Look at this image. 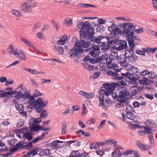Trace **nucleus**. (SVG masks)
<instances>
[{"mask_svg":"<svg viewBox=\"0 0 157 157\" xmlns=\"http://www.w3.org/2000/svg\"><path fill=\"white\" fill-rule=\"evenodd\" d=\"M147 134L148 135V137L150 141V143L151 144H153L154 141L153 133L152 132H150V133H149Z\"/></svg>","mask_w":157,"mask_h":157,"instance_id":"nucleus-39","label":"nucleus"},{"mask_svg":"<svg viewBox=\"0 0 157 157\" xmlns=\"http://www.w3.org/2000/svg\"><path fill=\"white\" fill-rule=\"evenodd\" d=\"M104 151L102 150H99L96 151L97 154L101 156H102L104 154Z\"/></svg>","mask_w":157,"mask_h":157,"instance_id":"nucleus-63","label":"nucleus"},{"mask_svg":"<svg viewBox=\"0 0 157 157\" xmlns=\"http://www.w3.org/2000/svg\"><path fill=\"white\" fill-rule=\"evenodd\" d=\"M23 85H20L16 89V91L17 92V94L19 95L21 93V91L23 88Z\"/></svg>","mask_w":157,"mask_h":157,"instance_id":"nucleus-42","label":"nucleus"},{"mask_svg":"<svg viewBox=\"0 0 157 157\" xmlns=\"http://www.w3.org/2000/svg\"><path fill=\"white\" fill-rule=\"evenodd\" d=\"M112 23V25L109 26L108 28V29H121L118 27H120L121 29H129V22L123 23H119L117 26L115 24L114 21H112L110 22Z\"/></svg>","mask_w":157,"mask_h":157,"instance_id":"nucleus-5","label":"nucleus"},{"mask_svg":"<svg viewBox=\"0 0 157 157\" xmlns=\"http://www.w3.org/2000/svg\"><path fill=\"white\" fill-rule=\"evenodd\" d=\"M129 79L131 80V81L134 84L136 83L137 80V78L135 77H133L132 76V77L131 76Z\"/></svg>","mask_w":157,"mask_h":157,"instance_id":"nucleus-60","label":"nucleus"},{"mask_svg":"<svg viewBox=\"0 0 157 157\" xmlns=\"http://www.w3.org/2000/svg\"><path fill=\"white\" fill-rule=\"evenodd\" d=\"M94 30H80V36L81 40L79 41L77 40L75 45L77 44V47L80 50H84L81 47L87 48L90 45V42H89L88 39H92L94 36Z\"/></svg>","mask_w":157,"mask_h":157,"instance_id":"nucleus-1","label":"nucleus"},{"mask_svg":"<svg viewBox=\"0 0 157 157\" xmlns=\"http://www.w3.org/2000/svg\"><path fill=\"white\" fill-rule=\"evenodd\" d=\"M106 20L102 18H99L98 20V25H103L105 23Z\"/></svg>","mask_w":157,"mask_h":157,"instance_id":"nucleus-58","label":"nucleus"},{"mask_svg":"<svg viewBox=\"0 0 157 157\" xmlns=\"http://www.w3.org/2000/svg\"><path fill=\"white\" fill-rule=\"evenodd\" d=\"M137 144L140 149L143 151H146L150 148L149 146L147 145L145 146L143 144L141 143L139 141H137Z\"/></svg>","mask_w":157,"mask_h":157,"instance_id":"nucleus-20","label":"nucleus"},{"mask_svg":"<svg viewBox=\"0 0 157 157\" xmlns=\"http://www.w3.org/2000/svg\"><path fill=\"white\" fill-rule=\"evenodd\" d=\"M48 103V101H43L42 98H39L37 99L36 101H33L29 105H27V108L32 109L35 107V110L36 112L40 113V117L44 119L47 117L48 113L46 110H42L47 106Z\"/></svg>","mask_w":157,"mask_h":157,"instance_id":"nucleus-2","label":"nucleus"},{"mask_svg":"<svg viewBox=\"0 0 157 157\" xmlns=\"http://www.w3.org/2000/svg\"><path fill=\"white\" fill-rule=\"evenodd\" d=\"M106 121L105 120H103L101 121L100 125L98 127V129L101 128L103 127V126L105 124Z\"/></svg>","mask_w":157,"mask_h":157,"instance_id":"nucleus-62","label":"nucleus"},{"mask_svg":"<svg viewBox=\"0 0 157 157\" xmlns=\"http://www.w3.org/2000/svg\"><path fill=\"white\" fill-rule=\"evenodd\" d=\"M134 152L132 150H129L126 151L125 152H124L122 154L124 155L125 156L132 154Z\"/></svg>","mask_w":157,"mask_h":157,"instance_id":"nucleus-45","label":"nucleus"},{"mask_svg":"<svg viewBox=\"0 0 157 157\" xmlns=\"http://www.w3.org/2000/svg\"><path fill=\"white\" fill-rule=\"evenodd\" d=\"M100 48L98 45L93 46L91 47V49L95 52L99 50Z\"/></svg>","mask_w":157,"mask_h":157,"instance_id":"nucleus-56","label":"nucleus"},{"mask_svg":"<svg viewBox=\"0 0 157 157\" xmlns=\"http://www.w3.org/2000/svg\"><path fill=\"white\" fill-rule=\"evenodd\" d=\"M106 74L108 75L112 76L113 77H114L113 78V80H120L121 84L122 85H125L126 84V83L124 82V81L122 80V79H123L124 77H128L129 78L130 77L132 76V74L131 73L126 72L125 73H121V74L122 76H119V74L111 70L107 71L106 72Z\"/></svg>","mask_w":157,"mask_h":157,"instance_id":"nucleus-3","label":"nucleus"},{"mask_svg":"<svg viewBox=\"0 0 157 157\" xmlns=\"http://www.w3.org/2000/svg\"><path fill=\"white\" fill-rule=\"evenodd\" d=\"M152 2L153 7L157 10V0H152Z\"/></svg>","mask_w":157,"mask_h":157,"instance_id":"nucleus-64","label":"nucleus"},{"mask_svg":"<svg viewBox=\"0 0 157 157\" xmlns=\"http://www.w3.org/2000/svg\"><path fill=\"white\" fill-rule=\"evenodd\" d=\"M109 57L110 60H115L119 58V57L118 56V52L116 51H113L109 55Z\"/></svg>","mask_w":157,"mask_h":157,"instance_id":"nucleus-21","label":"nucleus"},{"mask_svg":"<svg viewBox=\"0 0 157 157\" xmlns=\"http://www.w3.org/2000/svg\"><path fill=\"white\" fill-rule=\"evenodd\" d=\"M24 142H20L17 144L16 145L19 149H22L24 147L25 148V146L24 145Z\"/></svg>","mask_w":157,"mask_h":157,"instance_id":"nucleus-47","label":"nucleus"},{"mask_svg":"<svg viewBox=\"0 0 157 157\" xmlns=\"http://www.w3.org/2000/svg\"><path fill=\"white\" fill-rule=\"evenodd\" d=\"M119 58L118 59V61L119 62L121 66L122 67H124L126 66L127 64V58L125 56V57L122 58L121 56H120Z\"/></svg>","mask_w":157,"mask_h":157,"instance_id":"nucleus-19","label":"nucleus"},{"mask_svg":"<svg viewBox=\"0 0 157 157\" xmlns=\"http://www.w3.org/2000/svg\"><path fill=\"white\" fill-rule=\"evenodd\" d=\"M97 145L96 144L94 145L93 144L91 143L90 148L92 150L98 149L99 148V147L98 146V145L97 146Z\"/></svg>","mask_w":157,"mask_h":157,"instance_id":"nucleus-48","label":"nucleus"},{"mask_svg":"<svg viewBox=\"0 0 157 157\" xmlns=\"http://www.w3.org/2000/svg\"><path fill=\"white\" fill-rule=\"evenodd\" d=\"M90 24L88 21L79 23L77 25V27L80 29H94V28H90Z\"/></svg>","mask_w":157,"mask_h":157,"instance_id":"nucleus-9","label":"nucleus"},{"mask_svg":"<svg viewBox=\"0 0 157 157\" xmlns=\"http://www.w3.org/2000/svg\"><path fill=\"white\" fill-rule=\"evenodd\" d=\"M90 24V28L93 27L94 26H98L97 28H96V29H103L106 28V27H105L102 25H98V24H96L94 22H92Z\"/></svg>","mask_w":157,"mask_h":157,"instance_id":"nucleus-26","label":"nucleus"},{"mask_svg":"<svg viewBox=\"0 0 157 157\" xmlns=\"http://www.w3.org/2000/svg\"><path fill=\"white\" fill-rule=\"evenodd\" d=\"M126 116L127 118L132 120H134L136 117L135 114L132 112L126 113Z\"/></svg>","mask_w":157,"mask_h":157,"instance_id":"nucleus-31","label":"nucleus"},{"mask_svg":"<svg viewBox=\"0 0 157 157\" xmlns=\"http://www.w3.org/2000/svg\"><path fill=\"white\" fill-rule=\"evenodd\" d=\"M48 132H44L43 133L42 135L37 137L36 139L33 140L32 142L33 143H36L39 140H42L44 137V136L48 133Z\"/></svg>","mask_w":157,"mask_h":157,"instance_id":"nucleus-28","label":"nucleus"},{"mask_svg":"<svg viewBox=\"0 0 157 157\" xmlns=\"http://www.w3.org/2000/svg\"><path fill=\"white\" fill-rule=\"evenodd\" d=\"M144 128L145 129V133L148 134L150 133V132H152L153 129L151 127H149L147 126H143Z\"/></svg>","mask_w":157,"mask_h":157,"instance_id":"nucleus-41","label":"nucleus"},{"mask_svg":"<svg viewBox=\"0 0 157 157\" xmlns=\"http://www.w3.org/2000/svg\"><path fill=\"white\" fill-rule=\"evenodd\" d=\"M94 94L92 93H86V96L85 98L86 99H90L94 97Z\"/></svg>","mask_w":157,"mask_h":157,"instance_id":"nucleus-50","label":"nucleus"},{"mask_svg":"<svg viewBox=\"0 0 157 157\" xmlns=\"http://www.w3.org/2000/svg\"><path fill=\"white\" fill-rule=\"evenodd\" d=\"M106 63L107 64V67L109 69H111L113 70L116 72H119L121 71V70L118 68V65L117 63H112L111 60L109 61L108 59L106 60Z\"/></svg>","mask_w":157,"mask_h":157,"instance_id":"nucleus-10","label":"nucleus"},{"mask_svg":"<svg viewBox=\"0 0 157 157\" xmlns=\"http://www.w3.org/2000/svg\"><path fill=\"white\" fill-rule=\"evenodd\" d=\"M127 40L129 46L130 47V49L132 50V52H133L134 51L133 48L135 45V41L133 39Z\"/></svg>","mask_w":157,"mask_h":157,"instance_id":"nucleus-29","label":"nucleus"},{"mask_svg":"<svg viewBox=\"0 0 157 157\" xmlns=\"http://www.w3.org/2000/svg\"><path fill=\"white\" fill-rule=\"evenodd\" d=\"M24 124V122L23 120L21 119H19L17 124V127L18 128H19L23 126Z\"/></svg>","mask_w":157,"mask_h":157,"instance_id":"nucleus-44","label":"nucleus"},{"mask_svg":"<svg viewBox=\"0 0 157 157\" xmlns=\"http://www.w3.org/2000/svg\"><path fill=\"white\" fill-rule=\"evenodd\" d=\"M127 47V42L126 41H122L120 45L117 47V50L121 51L123 49H125Z\"/></svg>","mask_w":157,"mask_h":157,"instance_id":"nucleus-18","label":"nucleus"},{"mask_svg":"<svg viewBox=\"0 0 157 157\" xmlns=\"http://www.w3.org/2000/svg\"><path fill=\"white\" fill-rule=\"evenodd\" d=\"M24 69L29 72L32 74H36V70L27 68H24Z\"/></svg>","mask_w":157,"mask_h":157,"instance_id":"nucleus-61","label":"nucleus"},{"mask_svg":"<svg viewBox=\"0 0 157 157\" xmlns=\"http://www.w3.org/2000/svg\"><path fill=\"white\" fill-rule=\"evenodd\" d=\"M112 32H113L115 36L119 34H120L121 35H122V32L121 30H112Z\"/></svg>","mask_w":157,"mask_h":157,"instance_id":"nucleus-49","label":"nucleus"},{"mask_svg":"<svg viewBox=\"0 0 157 157\" xmlns=\"http://www.w3.org/2000/svg\"><path fill=\"white\" fill-rule=\"evenodd\" d=\"M19 132L22 134V136L24 139H26L28 140H32L33 137V133L29 131L28 128H24L19 130Z\"/></svg>","mask_w":157,"mask_h":157,"instance_id":"nucleus-6","label":"nucleus"},{"mask_svg":"<svg viewBox=\"0 0 157 157\" xmlns=\"http://www.w3.org/2000/svg\"><path fill=\"white\" fill-rule=\"evenodd\" d=\"M63 22L67 26L71 27L73 25V19L69 17H67L64 20Z\"/></svg>","mask_w":157,"mask_h":157,"instance_id":"nucleus-22","label":"nucleus"},{"mask_svg":"<svg viewBox=\"0 0 157 157\" xmlns=\"http://www.w3.org/2000/svg\"><path fill=\"white\" fill-rule=\"evenodd\" d=\"M22 41L27 45L29 47H30L33 44L31 42L27 40V39L22 38H21Z\"/></svg>","mask_w":157,"mask_h":157,"instance_id":"nucleus-38","label":"nucleus"},{"mask_svg":"<svg viewBox=\"0 0 157 157\" xmlns=\"http://www.w3.org/2000/svg\"><path fill=\"white\" fill-rule=\"evenodd\" d=\"M63 142L59 140H56L52 142L51 143V146L50 148L51 150H57L59 147L60 145L58 144L63 143Z\"/></svg>","mask_w":157,"mask_h":157,"instance_id":"nucleus-15","label":"nucleus"},{"mask_svg":"<svg viewBox=\"0 0 157 157\" xmlns=\"http://www.w3.org/2000/svg\"><path fill=\"white\" fill-rule=\"evenodd\" d=\"M14 55L21 60H25L26 59V56L22 51L20 49H16Z\"/></svg>","mask_w":157,"mask_h":157,"instance_id":"nucleus-12","label":"nucleus"},{"mask_svg":"<svg viewBox=\"0 0 157 157\" xmlns=\"http://www.w3.org/2000/svg\"><path fill=\"white\" fill-rule=\"evenodd\" d=\"M113 84L109 83H105L103 85L105 89L107 90L113 91L116 86H119L118 83H112Z\"/></svg>","mask_w":157,"mask_h":157,"instance_id":"nucleus-13","label":"nucleus"},{"mask_svg":"<svg viewBox=\"0 0 157 157\" xmlns=\"http://www.w3.org/2000/svg\"><path fill=\"white\" fill-rule=\"evenodd\" d=\"M96 119L94 118H91L87 121V123L89 125H91L92 124H94L95 122Z\"/></svg>","mask_w":157,"mask_h":157,"instance_id":"nucleus-57","label":"nucleus"},{"mask_svg":"<svg viewBox=\"0 0 157 157\" xmlns=\"http://www.w3.org/2000/svg\"><path fill=\"white\" fill-rule=\"evenodd\" d=\"M51 23L53 26L55 27L56 29H59V26L57 23L54 20H52Z\"/></svg>","mask_w":157,"mask_h":157,"instance_id":"nucleus-51","label":"nucleus"},{"mask_svg":"<svg viewBox=\"0 0 157 157\" xmlns=\"http://www.w3.org/2000/svg\"><path fill=\"white\" fill-rule=\"evenodd\" d=\"M13 14L17 17H20L21 15V13L20 11L15 10H12Z\"/></svg>","mask_w":157,"mask_h":157,"instance_id":"nucleus-37","label":"nucleus"},{"mask_svg":"<svg viewBox=\"0 0 157 157\" xmlns=\"http://www.w3.org/2000/svg\"><path fill=\"white\" fill-rule=\"evenodd\" d=\"M88 4H86L85 3H81L78 4L77 6L79 7H83L84 8H86L88 7Z\"/></svg>","mask_w":157,"mask_h":157,"instance_id":"nucleus-53","label":"nucleus"},{"mask_svg":"<svg viewBox=\"0 0 157 157\" xmlns=\"http://www.w3.org/2000/svg\"><path fill=\"white\" fill-rule=\"evenodd\" d=\"M20 62V61H16L15 62H13L12 63L10 64H9L8 66L6 67V68H9L10 67H11L12 66H14L16 65L18 63H19Z\"/></svg>","mask_w":157,"mask_h":157,"instance_id":"nucleus-54","label":"nucleus"},{"mask_svg":"<svg viewBox=\"0 0 157 157\" xmlns=\"http://www.w3.org/2000/svg\"><path fill=\"white\" fill-rule=\"evenodd\" d=\"M33 95L35 97H37L39 96H41L42 94L40 91H38L36 89L34 91Z\"/></svg>","mask_w":157,"mask_h":157,"instance_id":"nucleus-46","label":"nucleus"},{"mask_svg":"<svg viewBox=\"0 0 157 157\" xmlns=\"http://www.w3.org/2000/svg\"><path fill=\"white\" fill-rule=\"evenodd\" d=\"M122 154L119 150L115 149L112 153L113 157H121Z\"/></svg>","mask_w":157,"mask_h":157,"instance_id":"nucleus-24","label":"nucleus"},{"mask_svg":"<svg viewBox=\"0 0 157 157\" xmlns=\"http://www.w3.org/2000/svg\"><path fill=\"white\" fill-rule=\"evenodd\" d=\"M134 75L138 78H140L142 77L141 71L140 69H138L135 72H134Z\"/></svg>","mask_w":157,"mask_h":157,"instance_id":"nucleus-40","label":"nucleus"},{"mask_svg":"<svg viewBox=\"0 0 157 157\" xmlns=\"http://www.w3.org/2000/svg\"><path fill=\"white\" fill-rule=\"evenodd\" d=\"M77 44L75 45L73 48L71 49L68 53L70 55L69 57L71 59L74 58L76 56L80 53H82L84 51V50H80L77 47Z\"/></svg>","mask_w":157,"mask_h":157,"instance_id":"nucleus-7","label":"nucleus"},{"mask_svg":"<svg viewBox=\"0 0 157 157\" xmlns=\"http://www.w3.org/2000/svg\"><path fill=\"white\" fill-rule=\"evenodd\" d=\"M41 122V117L35 119L33 122V123L34 124H38V123H40Z\"/></svg>","mask_w":157,"mask_h":157,"instance_id":"nucleus-59","label":"nucleus"},{"mask_svg":"<svg viewBox=\"0 0 157 157\" xmlns=\"http://www.w3.org/2000/svg\"><path fill=\"white\" fill-rule=\"evenodd\" d=\"M80 155V153L78 151H73L70 155L71 157H78Z\"/></svg>","mask_w":157,"mask_h":157,"instance_id":"nucleus-33","label":"nucleus"},{"mask_svg":"<svg viewBox=\"0 0 157 157\" xmlns=\"http://www.w3.org/2000/svg\"><path fill=\"white\" fill-rule=\"evenodd\" d=\"M34 98L35 97L34 96V95H31L30 94L28 96L27 99L29 101L27 102V104L29 105H29L33 101H36L37 100H35L34 101Z\"/></svg>","mask_w":157,"mask_h":157,"instance_id":"nucleus-30","label":"nucleus"},{"mask_svg":"<svg viewBox=\"0 0 157 157\" xmlns=\"http://www.w3.org/2000/svg\"><path fill=\"white\" fill-rule=\"evenodd\" d=\"M51 151L49 149H43L40 151L39 155L40 156H48L51 154Z\"/></svg>","mask_w":157,"mask_h":157,"instance_id":"nucleus-17","label":"nucleus"},{"mask_svg":"<svg viewBox=\"0 0 157 157\" xmlns=\"http://www.w3.org/2000/svg\"><path fill=\"white\" fill-rule=\"evenodd\" d=\"M67 127L65 125H63L62 128V134L65 135L66 133Z\"/></svg>","mask_w":157,"mask_h":157,"instance_id":"nucleus-52","label":"nucleus"},{"mask_svg":"<svg viewBox=\"0 0 157 157\" xmlns=\"http://www.w3.org/2000/svg\"><path fill=\"white\" fill-rule=\"evenodd\" d=\"M67 39V35H64L62 36V38H61L59 40L57 41V44L61 45H63L66 43Z\"/></svg>","mask_w":157,"mask_h":157,"instance_id":"nucleus-23","label":"nucleus"},{"mask_svg":"<svg viewBox=\"0 0 157 157\" xmlns=\"http://www.w3.org/2000/svg\"><path fill=\"white\" fill-rule=\"evenodd\" d=\"M140 24H136L130 22L129 24V29H143L141 27Z\"/></svg>","mask_w":157,"mask_h":157,"instance_id":"nucleus-16","label":"nucleus"},{"mask_svg":"<svg viewBox=\"0 0 157 157\" xmlns=\"http://www.w3.org/2000/svg\"><path fill=\"white\" fill-rule=\"evenodd\" d=\"M15 107L17 110L19 111H22L24 109L23 106L21 104H17L15 105Z\"/></svg>","mask_w":157,"mask_h":157,"instance_id":"nucleus-43","label":"nucleus"},{"mask_svg":"<svg viewBox=\"0 0 157 157\" xmlns=\"http://www.w3.org/2000/svg\"><path fill=\"white\" fill-rule=\"evenodd\" d=\"M112 96L114 100L117 99L118 101V97H119V93L118 94L117 93H112Z\"/></svg>","mask_w":157,"mask_h":157,"instance_id":"nucleus-55","label":"nucleus"},{"mask_svg":"<svg viewBox=\"0 0 157 157\" xmlns=\"http://www.w3.org/2000/svg\"><path fill=\"white\" fill-rule=\"evenodd\" d=\"M37 5V2H33L32 5H29L26 3L23 2L21 4V8L25 12L30 13L32 11L31 8L36 6Z\"/></svg>","mask_w":157,"mask_h":157,"instance_id":"nucleus-11","label":"nucleus"},{"mask_svg":"<svg viewBox=\"0 0 157 157\" xmlns=\"http://www.w3.org/2000/svg\"><path fill=\"white\" fill-rule=\"evenodd\" d=\"M30 93L29 92H25L24 94L21 93L19 95L20 98L27 99L28 96L29 95Z\"/></svg>","mask_w":157,"mask_h":157,"instance_id":"nucleus-36","label":"nucleus"},{"mask_svg":"<svg viewBox=\"0 0 157 157\" xmlns=\"http://www.w3.org/2000/svg\"><path fill=\"white\" fill-rule=\"evenodd\" d=\"M125 55L128 59L129 63L135 62L137 59L136 56L133 54V51L131 52L129 50H126L125 52Z\"/></svg>","mask_w":157,"mask_h":157,"instance_id":"nucleus-8","label":"nucleus"},{"mask_svg":"<svg viewBox=\"0 0 157 157\" xmlns=\"http://www.w3.org/2000/svg\"><path fill=\"white\" fill-rule=\"evenodd\" d=\"M40 149L39 148H38V147L34 149H33L31 153H28V156H30L29 155L31 154H32L33 155H36L37 154L38 152V151H40Z\"/></svg>","mask_w":157,"mask_h":157,"instance_id":"nucleus-32","label":"nucleus"},{"mask_svg":"<svg viewBox=\"0 0 157 157\" xmlns=\"http://www.w3.org/2000/svg\"><path fill=\"white\" fill-rule=\"evenodd\" d=\"M40 125L38 124H34L33 123V127L30 128L31 131L36 132L40 131Z\"/></svg>","mask_w":157,"mask_h":157,"instance_id":"nucleus-27","label":"nucleus"},{"mask_svg":"<svg viewBox=\"0 0 157 157\" xmlns=\"http://www.w3.org/2000/svg\"><path fill=\"white\" fill-rule=\"evenodd\" d=\"M16 49H14V46L12 45H10L8 48V52L11 56L14 55V52Z\"/></svg>","mask_w":157,"mask_h":157,"instance_id":"nucleus-25","label":"nucleus"},{"mask_svg":"<svg viewBox=\"0 0 157 157\" xmlns=\"http://www.w3.org/2000/svg\"><path fill=\"white\" fill-rule=\"evenodd\" d=\"M123 32L122 35L125 36L127 39L128 40L133 39V37L134 32L133 31H131L130 30H122Z\"/></svg>","mask_w":157,"mask_h":157,"instance_id":"nucleus-14","label":"nucleus"},{"mask_svg":"<svg viewBox=\"0 0 157 157\" xmlns=\"http://www.w3.org/2000/svg\"><path fill=\"white\" fill-rule=\"evenodd\" d=\"M134 108L130 105L126 106L125 111L126 113L133 112H134Z\"/></svg>","mask_w":157,"mask_h":157,"instance_id":"nucleus-34","label":"nucleus"},{"mask_svg":"<svg viewBox=\"0 0 157 157\" xmlns=\"http://www.w3.org/2000/svg\"><path fill=\"white\" fill-rule=\"evenodd\" d=\"M129 94L127 88L125 87H123L119 93L118 101L121 103L125 102L126 100L128 99V96Z\"/></svg>","mask_w":157,"mask_h":157,"instance_id":"nucleus-4","label":"nucleus"},{"mask_svg":"<svg viewBox=\"0 0 157 157\" xmlns=\"http://www.w3.org/2000/svg\"><path fill=\"white\" fill-rule=\"evenodd\" d=\"M94 36L93 37V38L92 39H90V42L91 41L93 42H95V43L98 44L100 43V37L101 36H99V37H94Z\"/></svg>","mask_w":157,"mask_h":157,"instance_id":"nucleus-35","label":"nucleus"}]
</instances>
